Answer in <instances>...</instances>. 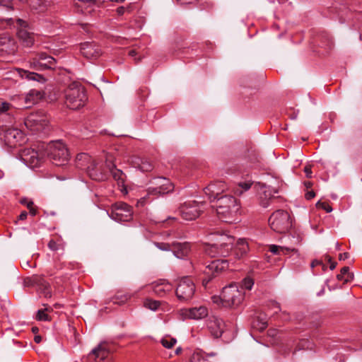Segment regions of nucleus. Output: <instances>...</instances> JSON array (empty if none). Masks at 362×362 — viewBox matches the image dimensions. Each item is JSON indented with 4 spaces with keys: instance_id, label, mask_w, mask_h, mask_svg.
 <instances>
[{
    "instance_id": "obj_1",
    "label": "nucleus",
    "mask_w": 362,
    "mask_h": 362,
    "mask_svg": "<svg viewBox=\"0 0 362 362\" xmlns=\"http://www.w3.org/2000/svg\"><path fill=\"white\" fill-rule=\"evenodd\" d=\"M46 156L58 166L64 165L69 158L68 150L61 141L39 143L34 148H25L20 151L21 160L30 168L40 165Z\"/></svg>"
},
{
    "instance_id": "obj_2",
    "label": "nucleus",
    "mask_w": 362,
    "mask_h": 362,
    "mask_svg": "<svg viewBox=\"0 0 362 362\" xmlns=\"http://www.w3.org/2000/svg\"><path fill=\"white\" fill-rule=\"evenodd\" d=\"M216 200L213 207L216 208L217 216L223 222L235 221V218L240 210L237 199L231 195L220 196Z\"/></svg>"
},
{
    "instance_id": "obj_3",
    "label": "nucleus",
    "mask_w": 362,
    "mask_h": 362,
    "mask_svg": "<svg viewBox=\"0 0 362 362\" xmlns=\"http://www.w3.org/2000/svg\"><path fill=\"white\" fill-rule=\"evenodd\" d=\"M64 95L66 106L72 110H77L84 106L88 99L85 88L76 81L69 85Z\"/></svg>"
},
{
    "instance_id": "obj_4",
    "label": "nucleus",
    "mask_w": 362,
    "mask_h": 362,
    "mask_svg": "<svg viewBox=\"0 0 362 362\" xmlns=\"http://www.w3.org/2000/svg\"><path fill=\"white\" fill-rule=\"evenodd\" d=\"M13 25L16 27L17 35L23 45L27 47H31L34 42V33L30 31L28 23L21 18H0V28H5L6 25Z\"/></svg>"
},
{
    "instance_id": "obj_5",
    "label": "nucleus",
    "mask_w": 362,
    "mask_h": 362,
    "mask_svg": "<svg viewBox=\"0 0 362 362\" xmlns=\"http://www.w3.org/2000/svg\"><path fill=\"white\" fill-rule=\"evenodd\" d=\"M268 222L271 228L279 233L288 231L292 226L289 214L284 210H276L274 211L269 218Z\"/></svg>"
},
{
    "instance_id": "obj_6",
    "label": "nucleus",
    "mask_w": 362,
    "mask_h": 362,
    "mask_svg": "<svg viewBox=\"0 0 362 362\" xmlns=\"http://www.w3.org/2000/svg\"><path fill=\"white\" fill-rule=\"evenodd\" d=\"M24 123L28 129L34 132H47L49 130V118L43 110L30 113L25 119Z\"/></svg>"
},
{
    "instance_id": "obj_7",
    "label": "nucleus",
    "mask_w": 362,
    "mask_h": 362,
    "mask_svg": "<svg viewBox=\"0 0 362 362\" xmlns=\"http://www.w3.org/2000/svg\"><path fill=\"white\" fill-rule=\"evenodd\" d=\"M229 261L228 259H215L206 265L203 270L202 285L206 287L214 277L217 276L228 267Z\"/></svg>"
},
{
    "instance_id": "obj_8",
    "label": "nucleus",
    "mask_w": 362,
    "mask_h": 362,
    "mask_svg": "<svg viewBox=\"0 0 362 362\" xmlns=\"http://www.w3.org/2000/svg\"><path fill=\"white\" fill-rule=\"evenodd\" d=\"M233 237L229 235H221V243L216 244H206L204 245V250L205 253L211 257L220 255L226 257L230 252L229 245L232 244Z\"/></svg>"
},
{
    "instance_id": "obj_9",
    "label": "nucleus",
    "mask_w": 362,
    "mask_h": 362,
    "mask_svg": "<svg viewBox=\"0 0 362 362\" xmlns=\"http://www.w3.org/2000/svg\"><path fill=\"white\" fill-rule=\"evenodd\" d=\"M204 204L197 201L185 202L179 207L180 214L186 221L195 220L203 212Z\"/></svg>"
},
{
    "instance_id": "obj_10",
    "label": "nucleus",
    "mask_w": 362,
    "mask_h": 362,
    "mask_svg": "<svg viewBox=\"0 0 362 362\" xmlns=\"http://www.w3.org/2000/svg\"><path fill=\"white\" fill-rule=\"evenodd\" d=\"M132 206L124 202H117L112 206L110 216L116 221H129L132 219Z\"/></svg>"
},
{
    "instance_id": "obj_11",
    "label": "nucleus",
    "mask_w": 362,
    "mask_h": 362,
    "mask_svg": "<svg viewBox=\"0 0 362 362\" xmlns=\"http://www.w3.org/2000/svg\"><path fill=\"white\" fill-rule=\"evenodd\" d=\"M195 291V286L193 281L188 277H184L180 281L176 288V296L180 301H188L193 297Z\"/></svg>"
},
{
    "instance_id": "obj_12",
    "label": "nucleus",
    "mask_w": 362,
    "mask_h": 362,
    "mask_svg": "<svg viewBox=\"0 0 362 362\" xmlns=\"http://www.w3.org/2000/svg\"><path fill=\"white\" fill-rule=\"evenodd\" d=\"M223 306L231 307L238 305L243 297L236 286H229L223 288L222 293Z\"/></svg>"
},
{
    "instance_id": "obj_13",
    "label": "nucleus",
    "mask_w": 362,
    "mask_h": 362,
    "mask_svg": "<svg viewBox=\"0 0 362 362\" xmlns=\"http://www.w3.org/2000/svg\"><path fill=\"white\" fill-rule=\"evenodd\" d=\"M0 136L4 143L10 147L16 146L23 138L21 131L16 128L7 127L6 125L1 127Z\"/></svg>"
},
{
    "instance_id": "obj_14",
    "label": "nucleus",
    "mask_w": 362,
    "mask_h": 362,
    "mask_svg": "<svg viewBox=\"0 0 362 362\" xmlns=\"http://www.w3.org/2000/svg\"><path fill=\"white\" fill-rule=\"evenodd\" d=\"M55 63V59L52 57L47 55L46 53L40 52L36 54L31 59L30 67L35 70L53 69Z\"/></svg>"
},
{
    "instance_id": "obj_15",
    "label": "nucleus",
    "mask_w": 362,
    "mask_h": 362,
    "mask_svg": "<svg viewBox=\"0 0 362 362\" xmlns=\"http://www.w3.org/2000/svg\"><path fill=\"white\" fill-rule=\"evenodd\" d=\"M154 187H149L148 194H165L173 190V185L170 181L165 177L155 178L153 181Z\"/></svg>"
},
{
    "instance_id": "obj_16",
    "label": "nucleus",
    "mask_w": 362,
    "mask_h": 362,
    "mask_svg": "<svg viewBox=\"0 0 362 362\" xmlns=\"http://www.w3.org/2000/svg\"><path fill=\"white\" fill-rule=\"evenodd\" d=\"M88 174L89 177L97 181H103L107 178L108 177V170L106 168L105 165L98 166V164L95 161L88 167Z\"/></svg>"
},
{
    "instance_id": "obj_17",
    "label": "nucleus",
    "mask_w": 362,
    "mask_h": 362,
    "mask_svg": "<svg viewBox=\"0 0 362 362\" xmlns=\"http://www.w3.org/2000/svg\"><path fill=\"white\" fill-rule=\"evenodd\" d=\"M81 52L86 58L96 59L101 54L100 48L93 42H84L81 46Z\"/></svg>"
},
{
    "instance_id": "obj_18",
    "label": "nucleus",
    "mask_w": 362,
    "mask_h": 362,
    "mask_svg": "<svg viewBox=\"0 0 362 362\" xmlns=\"http://www.w3.org/2000/svg\"><path fill=\"white\" fill-rule=\"evenodd\" d=\"M226 185L222 181H217L209 184L204 188V193L209 196V198L214 197V200L216 199L225 191Z\"/></svg>"
},
{
    "instance_id": "obj_19",
    "label": "nucleus",
    "mask_w": 362,
    "mask_h": 362,
    "mask_svg": "<svg viewBox=\"0 0 362 362\" xmlns=\"http://www.w3.org/2000/svg\"><path fill=\"white\" fill-rule=\"evenodd\" d=\"M16 49V43L13 38L7 34L0 35V51L13 54Z\"/></svg>"
},
{
    "instance_id": "obj_20",
    "label": "nucleus",
    "mask_w": 362,
    "mask_h": 362,
    "mask_svg": "<svg viewBox=\"0 0 362 362\" xmlns=\"http://www.w3.org/2000/svg\"><path fill=\"white\" fill-rule=\"evenodd\" d=\"M182 315L185 318L199 320L207 316L208 311L206 307L200 306L182 310Z\"/></svg>"
},
{
    "instance_id": "obj_21",
    "label": "nucleus",
    "mask_w": 362,
    "mask_h": 362,
    "mask_svg": "<svg viewBox=\"0 0 362 362\" xmlns=\"http://www.w3.org/2000/svg\"><path fill=\"white\" fill-rule=\"evenodd\" d=\"M233 241V239L232 240ZM232 245L233 243L228 247H231L230 252L231 251V254L234 256L235 259H240L247 254L249 250L248 244L244 239H239L234 247Z\"/></svg>"
},
{
    "instance_id": "obj_22",
    "label": "nucleus",
    "mask_w": 362,
    "mask_h": 362,
    "mask_svg": "<svg viewBox=\"0 0 362 362\" xmlns=\"http://www.w3.org/2000/svg\"><path fill=\"white\" fill-rule=\"evenodd\" d=\"M105 167L108 170V173H110L115 180L117 181L118 184H124L125 180V175L123 172L117 169L112 160L106 158Z\"/></svg>"
},
{
    "instance_id": "obj_23",
    "label": "nucleus",
    "mask_w": 362,
    "mask_h": 362,
    "mask_svg": "<svg viewBox=\"0 0 362 362\" xmlns=\"http://www.w3.org/2000/svg\"><path fill=\"white\" fill-rule=\"evenodd\" d=\"M74 6L78 12L91 14L95 11V0H75Z\"/></svg>"
},
{
    "instance_id": "obj_24",
    "label": "nucleus",
    "mask_w": 362,
    "mask_h": 362,
    "mask_svg": "<svg viewBox=\"0 0 362 362\" xmlns=\"http://www.w3.org/2000/svg\"><path fill=\"white\" fill-rule=\"evenodd\" d=\"M224 322L216 317H213L209 322V328L214 337H220L223 332Z\"/></svg>"
},
{
    "instance_id": "obj_25",
    "label": "nucleus",
    "mask_w": 362,
    "mask_h": 362,
    "mask_svg": "<svg viewBox=\"0 0 362 362\" xmlns=\"http://www.w3.org/2000/svg\"><path fill=\"white\" fill-rule=\"evenodd\" d=\"M131 163L134 168H138L143 172H150L153 168V163L145 158L134 157Z\"/></svg>"
},
{
    "instance_id": "obj_26",
    "label": "nucleus",
    "mask_w": 362,
    "mask_h": 362,
    "mask_svg": "<svg viewBox=\"0 0 362 362\" xmlns=\"http://www.w3.org/2000/svg\"><path fill=\"white\" fill-rule=\"evenodd\" d=\"M151 288L155 294L162 297L167 293L170 292L172 290L173 286L170 283L165 281V280H162L159 282L153 283L151 285Z\"/></svg>"
},
{
    "instance_id": "obj_27",
    "label": "nucleus",
    "mask_w": 362,
    "mask_h": 362,
    "mask_svg": "<svg viewBox=\"0 0 362 362\" xmlns=\"http://www.w3.org/2000/svg\"><path fill=\"white\" fill-rule=\"evenodd\" d=\"M173 251L175 255L178 258H184L187 256L190 251L189 244L185 243H174L173 244Z\"/></svg>"
},
{
    "instance_id": "obj_28",
    "label": "nucleus",
    "mask_w": 362,
    "mask_h": 362,
    "mask_svg": "<svg viewBox=\"0 0 362 362\" xmlns=\"http://www.w3.org/2000/svg\"><path fill=\"white\" fill-rule=\"evenodd\" d=\"M45 97V92L41 90L32 89L25 96L27 103L35 104L40 101Z\"/></svg>"
},
{
    "instance_id": "obj_29",
    "label": "nucleus",
    "mask_w": 362,
    "mask_h": 362,
    "mask_svg": "<svg viewBox=\"0 0 362 362\" xmlns=\"http://www.w3.org/2000/svg\"><path fill=\"white\" fill-rule=\"evenodd\" d=\"M107 344L105 342L100 343L98 346L94 349L91 354L94 355L96 358L105 360L109 355Z\"/></svg>"
},
{
    "instance_id": "obj_30",
    "label": "nucleus",
    "mask_w": 362,
    "mask_h": 362,
    "mask_svg": "<svg viewBox=\"0 0 362 362\" xmlns=\"http://www.w3.org/2000/svg\"><path fill=\"white\" fill-rule=\"evenodd\" d=\"M19 75L22 78H25L29 81H45V78L35 72L30 71L28 70L18 69Z\"/></svg>"
},
{
    "instance_id": "obj_31",
    "label": "nucleus",
    "mask_w": 362,
    "mask_h": 362,
    "mask_svg": "<svg viewBox=\"0 0 362 362\" xmlns=\"http://www.w3.org/2000/svg\"><path fill=\"white\" fill-rule=\"evenodd\" d=\"M272 193H278V189H274L272 190L269 187V189H266L264 191V197H261L260 201V204L264 208L268 207L270 204V202H272L274 199H276V197H274L272 194Z\"/></svg>"
},
{
    "instance_id": "obj_32",
    "label": "nucleus",
    "mask_w": 362,
    "mask_h": 362,
    "mask_svg": "<svg viewBox=\"0 0 362 362\" xmlns=\"http://www.w3.org/2000/svg\"><path fill=\"white\" fill-rule=\"evenodd\" d=\"M269 251L274 255H286L290 252H297L298 250L294 247H284V246H278L275 245H269Z\"/></svg>"
},
{
    "instance_id": "obj_33",
    "label": "nucleus",
    "mask_w": 362,
    "mask_h": 362,
    "mask_svg": "<svg viewBox=\"0 0 362 362\" xmlns=\"http://www.w3.org/2000/svg\"><path fill=\"white\" fill-rule=\"evenodd\" d=\"M49 6L50 2L47 0H32L31 1L33 9L36 10L39 13L44 12Z\"/></svg>"
},
{
    "instance_id": "obj_34",
    "label": "nucleus",
    "mask_w": 362,
    "mask_h": 362,
    "mask_svg": "<svg viewBox=\"0 0 362 362\" xmlns=\"http://www.w3.org/2000/svg\"><path fill=\"white\" fill-rule=\"evenodd\" d=\"M339 280H343L344 283H347L353 280L354 274L349 272V268L348 267H344L341 269L340 274L337 275Z\"/></svg>"
},
{
    "instance_id": "obj_35",
    "label": "nucleus",
    "mask_w": 362,
    "mask_h": 362,
    "mask_svg": "<svg viewBox=\"0 0 362 362\" xmlns=\"http://www.w3.org/2000/svg\"><path fill=\"white\" fill-rule=\"evenodd\" d=\"M39 289L45 296V297H50V286L43 279H40L37 281Z\"/></svg>"
},
{
    "instance_id": "obj_36",
    "label": "nucleus",
    "mask_w": 362,
    "mask_h": 362,
    "mask_svg": "<svg viewBox=\"0 0 362 362\" xmlns=\"http://www.w3.org/2000/svg\"><path fill=\"white\" fill-rule=\"evenodd\" d=\"M252 185L250 182H241L234 189L236 195H241L244 192L248 190Z\"/></svg>"
},
{
    "instance_id": "obj_37",
    "label": "nucleus",
    "mask_w": 362,
    "mask_h": 362,
    "mask_svg": "<svg viewBox=\"0 0 362 362\" xmlns=\"http://www.w3.org/2000/svg\"><path fill=\"white\" fill-rule=\"evenodd\" d=\"M48 247L51 250H58L64 248V245L62 243V240L59 238L57 240L52 239L49 243Z\"/></svg>"
},
{
    "instance_id": "obj_38",
    "label": "nucleus",
    "mask_w": 362,
    "mask_h": 362,
    "mask_svg": "<svg viewBox=\"0 0 362 362\" xmlns=\"http://www.w3.org/2000/svg\"><path fill=\"white\" fill-rule=\"evenodd\" d=\"M176 339L173 338L170 336H166L163 337L160 341L162 345L167 349L172 348L176 344Z\"/></svg>"
},
{
    "instance_id": "obj_39",
    "label": "nucleus",
    "mask_w": 362,
    "mask_h": 362,
    "mask_svg": "<svg viewBox=\"0 0 362 362\" xmlns=\"http://www.w3.org/2000/svg\"><path fill=\"white\" fill-rule=\"evenodd\" d=\"M160 305L158 300L147 298L144 301V306L150 310H156Z\"/></svg>"
},
{
    "instance_id": "obj_40",
    "label": "nucleus",
    "mask_w": 362,
    "mask_h": 362,
    "mask_svg": "<svg viewBox=\"0 0 362 362\" xmlns=\"http://www.w3.org/2000/svg\"><path fill=\"white\" fill-rule=\"evenodd\" d=\"M10 106L11 105L8 103L0 100V113L2 117H9V119H11L10 114H5L6 112L9 110Z\"/></svg>"
},
{
    "instance_id": "obj_41",
    "label": "nucleus",
    "mask_w": 362,
    "mask_h": 362,
    "mask_svg": "<svg viewBox=\"0 0 362 362\" xmlns=\"http://www.w3.org/2000/svg\"><path fill=\"white\" fill-rule=\"evenodd\" d=\"M254 284V281L250 278H245L242 282V286L247 290H250Z\"/></svg>"
},
{
    "instance_id": "obj_42",
    "label": "nucleus",
    "mask_w": 362,
    "mask_h": 362,
    "mask_svg": "<svg viewBox=\"0 0 362 362\" xmlns=\"http://www.w3.org/2000/svg\"><path fill=\"white\" fill-rule=\"evenodd\" d=\"M204 356L202 353L196 352L194 353L191 357L190 362H202L204 360Z\"/></svg>"
},
{
    "instance_id": "obj_43",
    "label": "nucleus",
    "mask_w": 362,
    "mask_h": 362,
    "mask_svg": "<svg viewBox=\"0 0 362 362\" xmlns=\"http://www.w3.org/2000/svg\"><path fill=\"white\" fill-rule=\"evenodd\" d=\"M316 206L318 207V208H321V209H324L327 213H329V212H331L332 211V208L328 204H327L326 202H322L319 201L316 204Z\"/></svg>"
},
{
    "instance_id": "obj_44",
    "label": "nucleus",
    "mask_w": 362,
    "mask_h": 362,
    "mask_svg": "<svg viewBox=\"0 0 362 362\" xmlns=\"http://www.w3.org/2000/svg\"><path fill=\"white\" fill-rule=\"evenodd\" d=\"M37 319L39 320L47 321L49 320V317L47 314L45 313L43 310H39L37 313Z\"/></svg>"
},
{
    "instance_id": "obj_45",
    "label": "nucleus",
    "mask_w": 362,
    "mask_h": 362,
    "mask_svg": "<svg viewBox=\"0 0 362 362\" xmlns=\"http://www.w3.org/2000/svg\"><path fill=\"white\" fill-rule=\"evenodd\" d=\"M156 245L160 250H169L170 249V245L168 243H157Z\"/></svg>"
},
{
    "instance_id": "obj_46",
    "label": "nucleus",
    "mask_w": 362,
    "mask_h": 362,
    "mask_svg": "<svg viewBox=\"0 0 362 362\" xmlns=\"http://www.w3.org/2000/svg\"><path fill=\"white\" fill-rule=\"evenodd\" d=\"M317 265H322L323 270H325L327 269V266L325 264H323L322 261L315 259V260H313L311 263V267H313V268Z\"/></svg>"
},
{
    "instance_id": "obj_47",
    "label": "nucleus",
    "mask_w": 362,
    "mask_h": 362,
    "mask_svg": "<svg viewBox=\"0 0 362 362\" xmlns=\"http://www.w3.org/2000/svg\"><path fill=\"white\" fill-rule=\"evenodd\" d=\"M212 300L214 303H216V304H220L221 303V305H223V299H222V296H213L212 297Z\"/></svg>"
},
{
    "instance_id": "obj_48",
    "label": "nucleus",
    "mask_w": 362,
    "mask_h": 362,
    "mask_svg": "<svg viewBox=\"0 0 362 362\" xmlns=\"http://www.w3.org/2000/svg\"><path fill=\"white\" fill-rule=\"evenodd\" d=\"M304 172L306 174L307 177H312V170L311 167L310 165H306L304 168Z\"/></svg>"
},
{
    "instance_id": "obj_49",
    "label": "nucleus",
    "mask_w": 362,
    "mask_h": 362,
    "mask_svg": "<svg viewBox=\"0 0 362 362\" xmlns=\"http://www.w3.org/2000/svg\"><path fill=\"white\" fill-rule=\"evenodd\" d=\"M12 0H0V5L9 7Z\"/></svg>"
},
{
    "instance_id": "obj_50",
    "label": "nucleus",
    "mask_w": 362,
    "mask_h": 362,
    "mask_svg": "<svg viewBox=\"0 0 362 362\" xmlns=\"http://www.w3.org/2000/svg\"><path fill=\"white\" fill-rule=\"evenodd\" d=\"M177 218L175 217L169 216L165 221H163V223L169 224L171 222L175 221Z\"/></svg>"
},
{
    "instance_id": "obj_51",
    "label": "nucleus",
    "mask_w": 362,
    "mask_h": 362,
    "mask_svg": "<svg viewBox=\"0 0 362 362\" xmlns=\"http://www.w3.org/2000/svg\"><path fill=\"white\" fill-rule=\"evenodd\" d=\"M270 308H277L279 311L281 310V308H280L279 303H277V302H275V301L271 302Z\"/></svg>"
},
{
    "instance_id": "obj_52",
    "label": "nucleus",
    "mask_w": 362,
    "mask_h": 362,
    "mask_svg": "<svg viewBox=\"0 0 362 362\" xmlns=\"http://www.w3.org/2000/svg\"><path fill=\"white\" fill-rule=\"evenodd\" d=\"M315 193L313 192V191H310V192H308L305 194V198L307 199H313V197H315Z\"/></svg>"
},
{
    "instance_id": "obj_53",
    "label": "nucleus",
    "mask_w": 362,
    "mask_h": 362,
    "mask_svg": "<svg viewBox=\"0 0 362 362\" xmlns=\"http://www.w3.org/2000/svg\"><path fill=\"white\" fill-rule=\"evenodd\" d=\"M349 257V254L348 252H344L343 254L339 255V259L340 260H345Z\"/></svg>"
},
{
    "instance_id": "obj_54",
    "label": "nucleus",
    "mask_w": 362,
    "mask_h": 362,
    "mask_svg": "<svg viewBox=\"0 0 362 362\" xmlns=\"http://www.w3.org/2000/svg\"><path fill=\"white\" fill-rule=\"evenodd\" d=\"M124 11H125V8L124 6H120L117 8V13L119 16L123 15Z\"/></svg>"
},
{
    "instance_id": "obj_55",
    "label": "nucleus",
    "mask_w": 362,
    "mask_h": 362,
    "mask_svg": "<svg viewBox=\"0 0 362 362\" xmlns=\"http://www.w3.org/2000/svg\"><path fill=\"white\" fill-rule=\"evenodd\" d=\"M27 216H28V213H27L26 211H22V212L21 213V214H20V215H19V216H18V218H19L20 220H25V219H26Z\"/></svg>"
},
{
    "instance_id": "obj_56",
    "label": "nucleus",
    "mask_w": 362,
    "mask_h": 362,
    "mask_svg": "<svg viewBox=\"0 0 362 362\" xmlns=\"http://www.w3.org/2000/svg\"><path fill=\"white\" fill-rule=\"evenodd\" d=\"M34 340L36 343L39 344L42 341V337L40 335L35 336Z\"/></svg>"
},
{
    "instance_id": "obj_57",
    "label": "nucleus",
    "mask_w": 362,
    "mask_h": 362,
    "mask_svg": "<svg viewBox=\"0 0 362 362\" xmlns=\"http://www.w3.org/2000/svg\"><path fill=\"white\" fill-rule=\"evenodd\" d=\"M27 206V208L30 210V209H31L33 207H34V204H33V202L29 201V202H28V204H27V206Z\"/></svg>"
},
{
    "instance_id": "obj_58",
    "label": "nucleus",
    "mask_w": 362,
    "mask_h": 362,
    "mask_svg": "<svg viewBox=\"0 0 362 362\" xmlns=\"http://www.w3.org/2000/svg\"><path fill=\"white\" fill-rule=\"evenodd\" d=\"M31 215L35 216L37 214V210L35 207H33L31 209L29 210Z\"/></svg>"
},
{
    "instance_id": "obj_59",
    "label": "nucleus",
    "mask_w": 362,
    "mask_h": 362,
    "mask_svg": "<svg viewBox=\"0 0 362 362\" xmlns=\"http://www.w3.org/2000/svg\"><path fill=\"white\" fill-rule=\"evenodd\" d=\"M336 266H337V262L331 261L330 266H329L330 269L333 270L334 269H335Z\"/></svg>"
},
{
    "instance_id": "obj_60",
    "label": "nucleus",
    "mask_w": 362,
    "mask_h": 362,
    "mask_svg": "<svg viewBox=\"0 0 362 362\" xmlns=\"http://www.w3.org/2000/svg\"><path fill=\"white\" fill-rule=\"evenodd\" d=\"M129 55L131 56V57H135L136 55V50L134 49H131L129 52Z\"/></svg>"
},
{
    "instance_id": "obj_61",
    "label": "nucleus",
    "mask_w": 362,
    "mask_h": 362,
    "mask_svg": "<svg viewBox=\"0 0 362 362\" xmlns=\"http://www.w3.org/2000/svg\"><path fill=\"white\" fill-rule=\"evenodd\" d=\"M305 187H306L307 188H310V187H312L313 183H312V182H305Z\"/></svg>"
},
{
    "instance_id": "obj_62",
    "label": "nucleus",
    "mask_w": 362,
    "mask_h": 362,
    "mask_svg": "<svg viewBox=\"0 0 362 362\" xmlns=\"http://www.w3.org/2000/svg\"><path fill=\"white\" fill-rule=\"evenodd\" d=\"M325 260H327L329 262H331V261H332V257L329 255H325Z\"/></svg>"
},
{
    "instance_id": "obj_63",
    "label": "nucleus",
    "mask_w": 362,
    "mask_h": 362,
    "mask_svg": "<svg viewBox=\"0 0 362 362\" xmlns=\"http://www.w3.org/2000/svg\"><path fill=\"white\" fill-rule=\"evenodd\" d=\"M182 352V349L180 347H178L175 350V354L178 355Z\"/></svg>"
},
{
    "instance_id": "obj_64",
    "label": "nucleus",
    "mask_w": 362,
    "mask_h": 362,
    "mask_svg": "<svg viewBox=\"0 0 362 362\" xmlns=\"http://www.w3.org/2000/svg\"><path fill=\"white\" fill-rule=\"evenodd\" d=\"M28 202H29V201H28L27 199H23L21 200V204H24V205H26L27 206V204Z\"/></svg>"
}]
</instances>
